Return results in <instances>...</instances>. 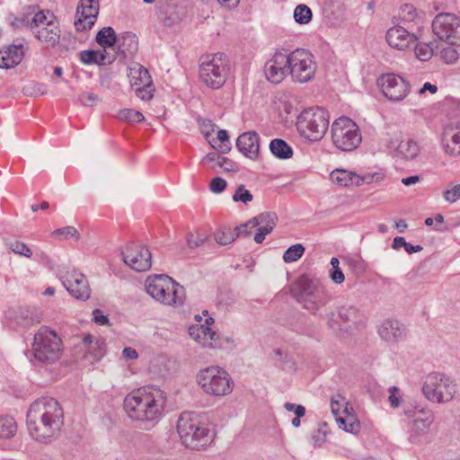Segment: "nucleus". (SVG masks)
Segmentation results:
<instances>
[{
    "label": "nucleus",
    "mask_w": 460,
    "mask_h": 460,
    "mask_svg": "<svg viewBox=\"0 0 460 460\" xmlns=\"http://www.w3.org/2000/svg\"><path fill=\"white\" fill-rule=\"evenodd\" d=\"M229 60L223 53L205 57L199 65V77L209 88H221L227 78Z\"/></svg>",
    "instance_id": "nucleus-10"
},
{
    "label": "nucleus",
    "mask_w": 460,
    "mask_h": 460,
    "mask_svg": "<svg viewBox=\"0 0 460 460\" xmlns=\"http://www.w3.org/2000/svg\"><path fill=\"white\" fill-rule=\"evenodd\" d=\"M389 396H388V402L390 403V406L393 408H398L402 401V394L400 392V389L396 386H391L388 389Z\"/></svg>",
    "instance_id": "nucleus-54"
},
{
    "label": "nucleus",
    "mask_w": 460,
    "mask_h": 460,
    "mask_svg": "<svg viewBox=\"0 0 460 460\" xmlns=\"http://www.w3.org/2000/svg\"><path fill=\"white\" fill-rule=\"evenodd\" d=\"M211 145L222 154L228 153L231 149V143L229 141L227 131L225 129H219L217 131V140H213Z\"/></svg>",
    "instance_id": "nucleus-43"
},
{
    "label": "nucleus",
    "mask_w": 460,
    "mask_h": 460,
    "mask_svg": "<svg viewBox=\"0 0 460 460\" xmlns=\"http://www.w3.org/2000/svg\"><path fill=\"white\" fill-rule=\"evenodd\" d=\"M436 38L452 46H460V17L453 13H440L432 21Z\"/></svg>",
    "instance_id": "nucleus-13"
},
{
    "label": "nucleus",
    "mask_w": 460,
    "mask_h": 460,
    "mask_svg": "<svg viewBox=\"0 0 460 460\" xmlns=\"http://www.w3.org/2000/svg\"><path fill=\"white\" fill-rule=\"evenodd\" d=\"M392 248L396 251L403 248L409 254L419 252L423 249L421 245H413L410 243H407L405 238L402 236H396L394 238Z\"/></svg>",
    "instance_id": "nucleus-44"
},
{
    "label": "nucleus",
    "mask_w": 460,
    "mask_h": 460,
    "mask_svg": "<svg viewBox=\"0 0 460 460\" xmlns=\"http://www.w3.org/2000/svg\"><path fill=\"white\" fill-rule=\"evenodd\" d=\"M346 399L341 394H335L331 399V410L335 416V420L341 416L343 406L346 404Z\"/></svg>",
    "instance_id": "nucleus-50"
},
{
    "label": "nucleus",
    "mask_w": 460,
    "mask_h": 460,
    "mask_svg": "<svg viewBox=\"0 0 460 460\" xmlns=\"http://www.w3.org/2000/svg\"><path fill=\"white\" fill-rule=\"evenodd\" d=\"M382 179L383 175L380 172L357 174L343 169L333 170L330 174V180L341 187L360 186L364 183L379 181Z\"/></svg>",
    "instance_id": "nucleus-21"
},
{
    "label": "nucleus",
    "mask_w": 460,
    "mask_h": 460,
    "mask_svg": "<svg viewBox=\"0 0 460 460\" xmlns=\"http://www.w3.org/2000/svg\"><path fill=\"white\" fill-rule=\"evenodd\" d=\"M29 22H30V18L28 16L22 15V16L14 17L12 20L11 24L13 28H16V29L28 28L30 30Z\"/></svg>",
    "instance_id": "nucleus-61"
},
{
    "label": "nucleus",
    "mask_w": 460,
    "mask_h": 460,
    "mask_svg": "<svg viewBox=\"0 0 460 460\" xmlns=\"http://www.w3.org/2000/svg\"><path fill=\"white\" fill-rule=\"evenodd\" d=\"M388 45L398 50H405L416 43L418 38L409 32L402 26L397 25L390 28L385 35Z\"/></svg>",
    "instance_id": "nucleus-26"
},
{
    "label": "nucleus",
    "mask_w": 460,
    "mask_h": 460,
    "mask_svg": "<svg viewBox=\"0 0 460 460\" xmlns=\"http://www.w3.org/2000/svg\"><path fill=\"white\" fill-rule=\"evenodd\" d=\"M277 215L272 212L261 213L259 216L253 217L246 224L239 226L241 231H245V235L252 234V230L256 229L257 232L254 234V241L256 243H261L265 236L271 233L277 223Z\"/></svg>",
    "instance_id": "nucleus-19"
},
{
    "label": "nucleus",
    "mask_w": 460,
    "mask_h": 460,
    "mask_svg": "<svg viewBox=\"0 0 460 460\" xmlns=\"http://www.w3.org/2000/svg\"><path fill=\"white\" fill-rule=\"evenodd\" d=\"M83 346L85 350V358L91 362L99 361L106 354V344L102 337L88 334L83 340Z\"/></svg>",
    "instance_id": "nucleus-30"
},
{
    "label": "nucleus",
    "mask_w": 460,
    "mask_h": 460,
    "mask_svg": "<svg viewBox=\"0 0 460 460\" xmlns=\"http://www.w3.org/2000/svg\"><path fill=\"white\" fill-rule=\"evenodd\" d=\"M99 13L98 0H81L76 10L75 27L76 31H83L91 29Z\"/></svg>",
    "instance_id": "nucleus-24"
},
{
    "label": "nucleus",
    "mask_w": 460,
    "mask_h": 460,
    "mask_svg": "<svg viewBox=\"0 0 460 460\" xmlns=\"http://www.w3.org/2000/svg\"><path fill=\"white\" fill-rule=\"evenodd\" d=\"M125 264L136 271H146L151 267V253L141 244L131 243L122 252Z\"/></svg>",
    "instance_id": "nucleus-22"
},
{
    "label": "nucleus",
    "mask_w": 460,
    "mask_h": 460,
    "mask_svg": "<svg viewBox=\"0 0 460 460\" xmlns=\"http://www.w3.org/2000/svg\"><path fill=\"white\" fill-rule=\"evenodd\" d=\"M398 16L401 22L404 24L413 22L419 18L417 9L409 4L401 6Z\"/></svg>",
    "instance_id": "nucleus-42"
},
{
    "label": "nucleus",
    "mask_w": 460,
    "mask_h": 460,
    "mask_svg": "<svg viewBox=\"0 0 460 460\" xmlns=\"http://www.w3.org/2000/svg\"><path fill=\"white\" fill-rule=\"evenodd\" d=\"M294 292L296 300L313 314L321 315V310L332 299L326 287L320 280L307 275L297 279Z\"/></svg>",
    "instance_id": "nucleus-4"
},
{
    "label": "nucleus",
    "mask_w": 460,
    "mask_h": 460,
    "mask_svg": "<svg viewBox=\"0 0 460 460\" xmlns=\"http://www.w3.org/2000/svg\"><path fill=\"white\" fill-rule=\"evenodd\" d=\"M146 293L155 301L172 306H180L185 300V289L165 274H154L145 281Z\"/></svg>",
    "instance_id": "nucleus-5"
},
{
    "label": "nucleus",
    "mask_w": 460,
    "mask_h": 460,
    "mask_svg": "<svg viewBox=\"0 0 460 460\" xmlns=\"http://www.w3.org/2000/svg\"><path fill=\"white\" fill-rule=\"evenodd\" d=\"M284 408L290 412H294L298 417H304L305 414V408L303 405L292 402H285Z\"/></svg>",
    "instance_id": "nucleus-62"
},
{
    "label": "nucleus",
    "mask_w": 460,
    "mask_h": 460,
    "mask_svg": "<svg viewBox=\"0 0 460 460\" xmlns=\"http://www.w3.org/2000/svg\"><path fill=\"white\" fill-rule=\"evenodd\" d=\"M226 187V181L221 177H215L211 180L209 189L213 193H221Z\"/></svg>",
    "instance_id": "nucleus-58"
},
{
    "label": "nucleus",
    "mask_w": 460,
    "mask_h": 460,
    "mask_svg": "<svg viewBox=\"0 0 460 460\" xmlns=\"http://www.w3.org/2000/svg\"><path fill=\"white\" fill-rule=\"evenodd\" d=\"M62 351L61 339L55 332L42 327L34 335L32 353L37 361L53 364L60 358Z\"/></svg>",
    "instance_id": "nucleus-8"
},
{
    "label": "nucleus",
    "mask_w": 460,
    "mask_h": 460,
    "mask_svg": "<svg viewBox=\"0 0 460 460\" xmlns=\"http://www.w3.org/2000/svg\"><path fill=\"white\" fill-rule=\"evenodd\" d=\"M167 394L156 385H146L129 393L124 399L128 416L146 429L156 424L164 412Z\"/></svg>",
    "instance_id": "nucleus-1"
},
{
    "label": "nucleus",
    "mask_w": 460,
    "mask_h": 460,
    "mask_svg": "<svg viewBox=\"0 0 460 460\" xmlns=\"http://www.w3.org/2000/svg\"><path fill=\"white\" fill-rule=\"evenodd\" d=\"M330 124L329 112L321 107L304 110L296 119V129L305 139L314 142L321 140Z\"/></svg>",
    "instance_id": "nucleus-6"
},
{
    "label": "nucleus",
    "mask_w": 460,
    "mask_h": 460,
    "mask_svg": "<svg viewBox=\"0 0 460 460\" xmlns=\"http://www.w3.org/2000/svg\"><path fill=\"white\" fill-rule=\"evenodd\" d=\"M336 421L339 427L347 432L357 433L360 428L359 421L354 414L341 415Z\"/></svg>",
    "instance_id": "nucleus-39"
},
{
    "label": "nucleus",
    "mask_w": 460,
    "mask_h": 460,
    "mask_svg": "<svg viewBox=\"0 0 460 460\" xmlns=\"http://www.w3.org/2000/svg\"><path fill=\"white\" fill-rule=\"evenodd\" d=\"M414 46L415 56L420 61H427L431 58L434 49L427 43L416 41Z\"/></svg>",
    "instance_id": "nucleus-47"
},
{
    "label": "nucleus",
    "mask_w": 460,
    "mask_h": 460,
    "mask_svg": "<svg viewBox=\"0 0 460 460\" xmlns=\"http://www.w3.org/2000/svg\"><path fill=\"white\" fill-rule=\"evenodd\" d=\"M288 67V50L275 51L264 65L266 79L272 84L281 83L290 72Z\"/></svg>",
    "instance_id": "nucleus-20"
},
{
    "label": "nucleus",
    "mask_w": 460,
    "mask_h": 460,
    "mask_svg": "<svg viewBox=\"0 0 460 460\" xmlns=\"http://www.w3.org/2000/svg\"><path fill=\"white\" fill-rule=\"evenodd\" d=\"M197 382L202 390L214 396H224L233 391L234 381L229 374L218 366H210L200 369Z\"/></svg>",
    "instance_id": "nucleus-9"
},
{
    "label": "nucleus",
    "mask_w": 460,
    "mask_h": 460,
    "mask_svg": "<svg viewBox=\"0 0 460 460\" xmlns=\"http://www.w3.org/2000/svg\"><path fill=\"white\" fill-rule=\"evenodd\" d=\"M118 40L119 47L125 55H133L138 49V39L133 32H124Z\"/></svg>",
    "instance_id": "nucleus-35"
},
{
    "label": "nucleus",
    "mask_w": 460,
    "mask_h": 460,
    "mask_svg": "<svg viewBox=\"0 0 460 460\" xmlns=\"http://www.w3.org/2000/svg\"><path fill=\"white\" fill-rule=\"evenodd\" d=\"M93 320L98 325H107L109 323L108 316L104 315L100 309H94L93 311Z\"/></svg>",
    "instance_id": "nucleus-63"
},
{
    "label": "nucleus",
    "mask_w": 460,
    "mask_h": 460,
    "mask_svg": "<svg viewBox=\"0 0 460 460\" xmlns=\"http://www.w3.org/2000/svg\"><path fill=\"white\" fill-rule=\"evenodd\" d=\"M233 200L247 204L252 200V195L243 185H239L233 194Z\"/></svg>",
    "instance_id": "nucleus-51"
},
{
    "label": "nucleus",
    "mask_w": 460,
    "mask_h": 460,
    "mask_svg": "<svg viewBox=\"0 0 460 460\" xmlns=\"http://www.w3.org/2000/svg\"><path fill=\"white\" fill-rule=\"evenodd\" d=\"M270 149L273 155L279 159H288L293 155L292 148L287 144V142L280 138L271 140Z\"/></svg>",
    "instance_id": "nucleus-37"
},
{
    "label": "nucleus",
    "mask_w": 460,
    "mask_h": 460,
    "mask_svg": "<svg viewBox=\"0 0 460 460\" xmlns=\"http://www.w3.org/2000/svg\"><path fill=\"white\" fill-rule=\"evenodd\" d=\"M17 432V423L12 416L0 415V440L13 438Z\"/></svg>",
    "instance_id": "nucleus-36"
},
{
    "label": "nucleus",
    "mask_w": 460,
    "mask_h": 460,
    "mask_svg": "<svg viewBox=\"0 0 460 460\" xmlns=\"http://www.w3.org/2000/svg\"><path fill=\"white\" fill-rule=\"evenodd\" d=\"M380 338L386 342H398L406 335V330L403 324L396 320L386 319L378 327Z\"/></svg>",
    "instance_id": "nucleus-27"
},
{
    "label": "nucleus",
    "mask_w": 460,
    "mask_h": 460,
    "mask_svg": "<svg viewBox=\"0 0 460 460\" xmlns=\"http://www.w3.org/2000/svg\"><path fill=\"white\" fill-rule=\"evenodd\" d=\"M80 61L85 65H102L104 63L105 55L99 50H84L79 54Z\"/></svg>",
    "instance_id": "nucleus-40"
},
{
    "label": "nucleus",
    "mask_w": 460,
    "mask_h": 460,
    "mask_svg": "<svg viewBox=\"0 0 460 460\" xmlns=\"http://www.w3.org/2000/svg\"><path fill=\"white\" fill-rule=\"evenodd\" d=\"M128 78L130 85L138 98L143 101H149L153 98L155 87L146 68L139 63L132 64L129 66Z\"/></svg>",
    "instance_id": "nucleus-17"
},
{
    "label": "nucleus",
    "mask_w": 460,
    "mask_h": 460,
    "mask_svg": "<svg viewBox=\"0 0 460 460\" xmlns=\"http://www.w3.org/2000/svg\"><path fill=\"white\" fill-rule=\"evenodd\" d=\"M118 118L129 122H140L145 119L140 111L132 109L120 110L118 113Z\"/></svg>",
    "instance_id": "nucleus-49"
},
{
    "label": "nucleus",
    "mask_w": 460,
    "mask_h": 460,
    "mask_svg": "<svg viewBox=\"0 0 460 460\" xmlns=\"http://www.w3.org/2000/svg\"><path fill=\"white\" fill-rule=\"evenodd\" d=\"M260 137L255 131L244 132L237 137L236 147L246 157L255 159L260 149Z\"/></svg>",
    "instance_id": "nucleus-28"
},
{
    "label": "nucleus",
    "mask_w": 460,
    "mask_h": 460,
    "mask_svg": "<svg viewBox=\"0 0 460 460\" xmlns=\"http://www.w3.org/2000/svg\"><path fill=\"white\" fill-rule=\"evenodd\" d=\"M420 151V147L417 141L407 138L402 140L394 149V156L404 161L415 159Z\"/></svg>",
    "instance_id": "nucleus-31"
},
{
    "label": "nucleus",
    "mask_w": 460,
    "mask_h": 460,
    "mask_svg": "<svg viewBox=\"0 0 460 460\" xmlns=\"http://www.w3.org/2000/svg\"><path fill=\"white\" fill-rule=\"evenodd\" d=\"M440 144L443 151L451 157L460 156V122L451 121L445 125Z\"/></svg>",
    "instance_id": "nucleus-25"
},
{
    "label": "nucleus",
    "mask_w": 460,
    "mask_h": 460,
    "mask_svg": "<svg viewBox=\"0 0 460 460\" xmlns=\"http://www.w3.org/2000/svg\"><path fill=\"white\" fill-rule=\"evenodd\" d=\"M177 430L182 444L190 449H202L212 443L215 429L206 414L185 411L177 421Z\"/></svg>",
    "instance_id": "nucleus-3"
},
{
    "label": "nucleus",
    "mask_w": 460,
    "mask_h": 460,
    "mask_svg": "<svg viewBox=\"0 0 460 460\" xmlns=\"http://www.w3.org/2000/svg\"><path fill=\"white\" fill-rule=\"evenodd\" d=\"M363 319L359 310L352 305H343L338 308L337 315L331 313L327 315V324L329 327L338 332L343 330V325L355 326L361 323Z\"/></svg>",
    "instance_id": "nucleus-23"
},
{
    "label": "nucleus",
    "mask_w": 460,
    "mask_h": 460,
    "mask_svg": "<svg viewBox=\"0 0 460 460\" xmlns=\"http://www.w3.org/2000/svg\"><path fill=\"white\" fill-rule=\"evenodd\" d=\"M246 236L245 231H241L239 226L232 229L223 227L215 233V240L220 245H227L233 243L239 236Z\"/></svg>",
    "instance_id": "nucleus-34"
},
{
    "label": "nucleus",
    "mask_w": 460,
    "mask_h": 460,
    "mask_svg": "<svg viewBox=\"0 0 460 460\" xmlns=\"http://www.w3.org/2000/svg\"><path fill=\"white\" fill-rule=\"evenodd\" d=\"M459 198L460 184H456L444 192V199L450 203L456 201Z\"/></svg>",
    "instance_id": "nucleus-59"
},
{
    "label": "nucleus",
    "mask_w": 460,
    "mask_h": 460,
    "mask_svg": "<svg viewBox=\"0 0 460 460\" xmlns=\"http://www.w3.org/2000/svg\"><path fill=\"white\" fill-rule=\"evenodd\" d=\"M305 252V248L302 244L296 243L291 245L286 250L283 254V260L287 263L294 262L299 260Z\"/></svg>",
    "instance_id": "nucleus-46"
},
{
    "label": "nucleus",
    "mask_w": 460,
    "mask_h": 460,
    "mask_svg": "<svg viewBox=\"0 0 460 460\" xmlns=\"http://www.w3.org/2000/svg\"><path fill=\"white\" fill-rule=\"evenodd\" d=\"M10 249L16 254L22 255L24 257L30 258L32 255V252L30 247L20 242H14L10 244Z\"/></svg>",
    "instance_id": "nucleus-55"
},
{
    "label": "nucleus",
    "mask_w": 460,
    "mask_h": 460,
    "mask_svg": "<svg viewBox=\"0 0 460 460\" xmlns=\"http://www.w3.org/2000/svg\"><path fill=\"white\" fill-rule=\"evenodd\" d=\"M404 415L411 437L428 433L435 420L433 411L429 407L420 405L408 407L404 410Z\"/></svg>",
    "instance_id": "nucleus-15"
},
{
    "label": "nucleus",
    "mask_w": 460,
    "mask_h": 460,
    "mask_svg": "<svg viewBox=\"0 0 460 460\" xmlns=\"http://www.w3.org/2000/svg\"><path fill=\"white\" fill-rule=\"evenodd\" d=\"M55 22H57V20L53 13L49 11H39L31 19H30V31L34 34L36 33V31L41 30Z\"/></svg>",
    "instance_id": "nucleus-33"
},
{
    "label": "nucleus",
    "mask_w": 460,
    "mask_h": 460,
    "mask_svg": "<svg viewBox=\"0 0 460 460\" xmlns=\"http://www.w3.org/2000/svg\"><path fill=\"white\" fill-rule=\"evenodd\" d=\"M64 411L53 397L35 400L27 411V427L31 438L45 441L55 437L61 429Z\"/></svg>",
    "instance_id": "nucleus-2"
},
{
    "label": "nucleus",
    "mask_w": 460,
    "mask_h": 460,
    "mask_svg": "<svg viewBox=\"0 0 460 460\" xmlns=\"http://www.w3.org/2000/svg\"><path fill=\"white\" fill-rule=\"evenodd\" d=\"M378 84L383 94L392 102L402 101L410 93V84L395 74L383 75Z\"/></svg>",
    "instance_id": "nucleus-18"
},
{
    "label": "nucleus",
    "mask_w": 460,
    "mask_h": 460,
    "mask_svg": "<svg viewBox=\"0 0 460 460\" xmlns=\"http://www.w3.org/2000/svg\"><path fill=\"white\" fill-rule=\"evenodd\" d=\"M456 46L449 45L445 48L439 49L438 46L436 47V50L439 51L440 58L447 63V64H453L457 61L459 58L458 51L456 49Z\"/></svg>",
    "instance_id": "nucleus-48"
},
{
    "label": "nucleus",
    "mask_w": 460,
    "mask_h": 460,
    "mask_svg": "<svg viewBox=\"0 0 460 460\" xmlns=\"http://www.w3.org/2000/svg\"><path fill=\"white\" fill-rule=\"evenodd\" d=\"M79 101L84 106L93 107L98 102V96L93 93H82L79 96Z\"/></svg>",
    "instance_id": "nucleus-57"
},
{
    "label": "nucleus",
    "mask_w": 460,
    "mask_h": 460,
    "mask_svg": "<svg viewBox=\"0 0 460 460\" xmlns=\"http://www.w3.org/2000/svg\"><path fill=\"white\" fill-rule=\"evenodd\" d=\"M206 238H207V236L205 234L197 230V231H195L193 233H190L188 234L187 243H188L189 247L196 248V247L201 245L205 242Z\"/></svg>",
    "instance_id": "nucleus-53"
},
{
    "label": "nucleus",
    "mask_w": 460,
    "mask_h": 460,
    "mask_svg": "<svg viewBox=\"0 0 460 460\" xmlns=\"http://www.w3.org/2000/svg\"><path fill=\"white\" fill-rule=\"evenodd\" d=\"M58 277L66 291L75 299L86 301L91 296V288L86 276L78 270L64 271L60 270Z\"/></svg>",
    "instance_id": "nucleus-16"
},
{
    "label": "nucleus",
    "mask_w": 460,
    "mask_h": 460,
    "mask_svg": "<svg viewBox=\"0 0 460 460\" xmlns=\"http://www.w3.org/2000/svg\"><path fill=\"white\" fill-rule=\"evenodd\" d=\"M204 160L208 161V162H217V164L219 167H223L224 164H227L228 163V159L227 158L219 156L216 153H209V154H208L206 155V157L204 158Z\"/></svg>",
    "instance_id": "nucleus-64"
},
{
    "label": "nucleus",
    "mask_w": 460,
    "mask_h": 460,
    "mask_svg": "<svg viewBox=\"0 0 460 460\" xmlns=\"http://www.w3.org/2000/svg\"><path fill=\"white\" fill-rule=\"evenodd\" d=\"M329 277L335 284H341L345 280V276L341 268L330 269Z\"/></svg>",
    "instance_id": "nucleus-60"
},
{
    "label": "nucleus",
    "mask_w": 460,
    "mask_h": 460,
    "mask_svg": "<svg viewBox=\"0 0 460 460\" xmlns=\"http://www.w3.org/2000/svg\"><path fill=\"white\" fill-rule=\"evenodd\" d=\"M421 391L430 402L447 403L454 399L457 385L451 376L444 373L431 372L424 377Z\"/></svg>",
    "instance_id": "nucleus-7"
},
{
    "label": "nucleus",
    "mask_w": 460,
    "mask_h": 460,
    "mask_svg": "<svg viewBox=\"0 0 460 460\" xmlns=\"http://www.w3.org/2000/svg\"><path fill=\"white\" fill-rule=\"evenodd\" d=\"M197 323L191 324L188 332L190 337L204 349H216L223 347V339L214 331L210 325L214 323L212 317H208L202 322V316H195Z\"/></svg>",
    "instance_id": "nucleus-14"
},
{
    "label": "nucleus",
    "mask_w": 460,
    "mask_h": 460,
    "mask_svg": "<svg viewBox=\"0 0 460 460\" xmlns=\"http://www.w3.org/2000/svg\"><path fill=\"white\" fill-rule=\"evenodd\" d=\"M288 75L294 82L304 84L311 81L315 75L317 65L311 52L304 49L288 51Z\"/></svg>",
    "instance_id": "nucleus-12"
},
{
    "label": "nucleus",
    "mask_w": 460,
    "mask_h": 460,
    "mask_svg": "<svg viewBox=\"0 0 460 460\" xmlns=\"http://www.w3.org/2000/svg\"><path fill=\"white\" fill-rule=\"evenodd\" d=\"M198 123L202 134L206 137H208L214 131L215 124L212 122V120L200 118L198 119Z\"/></svg>",
    "instance_id": "nucleus-56"
},
{
    "label": "nucleus",
    "mask_w": 460,
    "mask_h": 460,
    "mask_svg": "<svg viewBox=\"0 0 460 460\" xmlns=\"http://www.w3.org/2000/svg\"><path fill=\"white\" fill-rule=\"evenodd\" d=\"M294 19L299 24H307L312 20V11L305 4H298L294 10Z\"/></svg>",
    "instance_id": "nucleus-45"
},
{
    "label": "nucleus",
    "mask_w": 460,
    "mask_h": 460,
    "mask_svg": "<svg viewBox=\"0 0 460 460\" xmlns=\"http://www.w3.org/2000/svg\"><path fill=\"white\" fill-rule=\"evenodd\" d=\"M282 110L288 114L291 115L298 111V102L296 98L293 96H286L282 101Z\"/></svg>",
    "instance_id": "nucleus-52"
},
{
    "label": "nucleus",
    "mask_w": 460,
    "mask_h": 460,
    "mask_svg": "<svg viewBox=\"0 0 460 460\" xmlns=\"http://www.w3.org/2000/svg\"><path fill=\"white\" fill-rule=\"evenodd\" d=\"M117 40L115 31L110 26L102 28L96 34L97 43L104 49L112 47Z\"/></svg>",
    "instance_id": "nucleus-38"
},
{
    "label": "nucleus",
    "mask_w": 460,
    "mask_h": 460,
    "mask_svg": "<svg viewBox=\"0 0 460 460\" xmlns=\"http://www.w3.org/2000/svg\"><path fill=\"white\" fill-rule=\"evenodd\" d=\"M332 140L338 149L348 152L355 150L362 137L358 126L351 119L340 117L332 125Z\"/></svg>",
    "instance_id": "nucleus-11"
},
{
    "label": "nucleus",
    "mask_w": 460,
    "mask_h": 460,
    "mask_svg": "<svg viewBox=\"0 0 460 460\" xmlns=\"http://www.w3.org/2000/svg\"><path fill=\"white\" fill-rule=\"evenodd\" d=\"M51 235L59 241L74 239L77 241L80 238V234L74 226H68L62 228L54 230Z\"/></svg>",
    "instance_id": "nucleus-41"
},
{
    "label": "nucleus",
    "mask_w": 460,
    "mask_h": 460,
    "mask_svg": "<svg viewBox=\"0 0 460 460\" xmlns=\"http://www.w3.org/2000/svg\"><path fill=\"white\" fill-rule=\"evenodd\" d=\"M46 48H53L58 42L60 39V30L58 25V22L50 23V25L42 28L41 30L36 31L33 34Z\"/></svg>",
    "instance_id": "nucleus-32"
},
{
    "label": "nucleus",
    "mask_w": 460,
    "mask_h": 460,
    "mask_svg": "<svg viewBox=\"0 0 460 460\" xmlns=\"http://www.w3.org/2000/svg\"><path fill=\"white\" fill-rule=\"evenodd\" d=\"M24 58V49L22 44L9 45L0 50V68L11 69L17 66Z\"/></svg>",
    "instance_id": "nucleus-29"
}]
</instances>
